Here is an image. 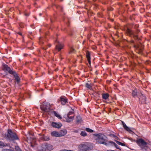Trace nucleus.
<instances>
[{
	"mask_svg": "<svg viewBox=\"0 0 151 151\" xmlns=\"http://www.w3.org/2000/svg\"><path fill=\"white\" fill-rule=\"evenodd\" d=\"M55 43H56L55 47V50L58 51H60L63 48V44L59 41H57V40L55 41Z\"/></svg>",
	"mask_w": 151,
	"mask_h": 151,
	"instance_id": "7",
	"label": "nucleus"
},
{
	"mask_svg": "<svg viewBox=\"0 0 151 151\" xmlns=\"http://www.w3.org/2000/svg\"><path fill=\"white\" fill-rule=\"evenodd\" d=\"M111 151H114V150H111Z\"/></svg>",
	"mask_w": 151,
	"mask_h": 151,
	"instance_id": "42",
	"label": "nucleus"
},
{
	"mask_svg": "<svg viewBox=\"0 0 151 151\" xmlns=\"http://www.w3.org/2000/svg\"><path fill=\"white\" fill-rule=\"evenodd\" d=\"M122 123L123 127L125 130L129 132L131 131V130L126 125L124 122L122 121Z\"/></svg>",
	"mask_w": 151,
	"mask_h": 151,
	"instance_id": "16",
	"label": "nucleus"
},
{
	"mask_svg": "<svg viewBox=\"0 0 151 151\" xmlns=\"http://www.w3.org/2000/svg\"><path fill=\"white\" fill-rule=\"evenodd\" d=\"M2 69L5 72L7 73L11 74L14 70L13 69H12L4 63L2 65Z\"/></svg>",
	"mask_w": 151,
	"mask_h": 151,
	"instance_id": "5",
	"label": "nucleus"
},
{
	"mask_svg": "<svg viewBox=\"0 0 151 151\" xmlns=\"http://www.w3.org/2000/svg\"><path fill=\"white\" fill-rule=\"evenodd\" d=\"M86 130L87 132L90 133H92L94 132L93 130L88 128H86Z\"/></svg>",
	"mask_w": 151,
	"mask_h": 151,
	"instance_id": "27",
	"label": "nucleus"
},
{
	"mask_svg": "<svg viewBox=\"0 0 151 151\" xmlns=\"http://www.w3.org/2000/svg\"><path fill=\"white\" fill-rule=\"evenodd\" d=\"M47 146L45 145H42V149H40L42 151H46L47 150Z\"/></svg>",
	"mask_w": 151,
	"mask_h": 151,
	"instance_id": "23",
	"label": "nucleus"
},
{
	"mask_svg": "<svg viewBox=\"0 0 151 151\" xmlns=\"http://www.w3.org/2000/svg\"><path fill=\"white\" fill-rule=\"evenodd\" d=\"M48 47H50L51 46V45L50 44H49L48 45Z\"/></svg>",
	"mask_w": 151,
	"mask_h": 151,
	"instance_id": "36",
	"label": "nucleus"
},
{
	"mask_svg": "<svg viewBox=\"0 0 151 151\" xmlns=\"http://www.w3.org/2000/svg\"><path fill=\"white\" fill-rule=\"evenodd\" d=\"M75 50L73 47H71L70 48V50L69 52V53L70 54L74 52Z\"/></svg>",
	"mask_w": 151,
	"mask_h": 151,
	"instance_id": "30",
	"label": "nucleus"
},
{
	"mask_svg": "<svg viewBox=\"0 0 151 151\" xmlns=\"http://www.w3.org/2000/svg\"><path fill=\"white\" fill-rule=\"evenodd\" d=\"M40 107L42 110L47 113L49 112L52 110L51 105L48 102H43Z\"/></svg>",
	"mask_w": 151,
	"mask_h": 151,
	"instance_id": "3",
	"label": "nucleus"
},
{
	"mask_svg": "<svg viewBox=\"0 0 151 151\" xmlns=\"http://www.w3.org/2000/svg\"><path fill=\"white\" fill-rule=\"evenodd\" d=\"M53 112L55 115L59 119H62V117L58 114L55 111H54Z\"/></svg>",
	"mask_w": 151,
	"mask_h": 151,
	"instance_id": "21",
	"label": "nucleus"
},
{
	"mask_svg": "<svg viewBox=\"0 0 151 151\" xmlns=\"http://www.w3.org/2000/svg\"><path fill=\"white\" fill-rule=\"evenodd\" d=\"M18 34L19 35H22V33H21V32H18Z\"/></svg>",
	"mask_w": 151,
	"mask_h": 151,
	"instance_id": "37",
	"label": "nucleus"
},
{
	"mask_svg": "<svg viewBox=\"0 0 151 151\" xmlns=\"http://www.w3.org/2000/svg\"><path fill=\"white\" fill-rule=\"evenodd\" d=\"M2 151H13L11 150L6 149H4Z\"/></svg>",
	"mask_w": 151,
	"mask_h": 151,
	"instance_id": "33",
	"label": "nucleus"
},
{
	"mask_svg": "<svg viewBox=\"0 0 151 151\" xmlns=\"http://www.w3.org/2000/svg\"><path fill=\"white\" fill-rule=\"evenodd\" d=\"M96 137L95 139L96 143L97 144H104L106 146H107L108 144L106 142L107 140L105 139L106 137L105 135L101 134H93Z\"/></svg>",
	"mask_w": 151,
	"mask_h": 151,
	"instance_id": "2",
	"label": "nucleus"
},
{
	"mask_svg": "<svg viewBox=\"0 0 151 151\" xmlns=\"http://www.w3.org/2000/svg\"><path fill=\"white\" fill-rule=\"evenodd\" d=\"M60 137L64 136L67 133V131L65 129H63L60 130L59 132Z\"/></svg>",
	"mask_w": 151,
	"mask_h": 151,
	"instance_id": "14",
	"label": "nucleus"
},
{
	"mask_svg": "<svg viewBox=\"0 0 151 151\" xmlns=\"http://www.w3.org/2000/svg\"><path fill=\"white\" fill-rule=\"evenodd\" d=\"M80 135L84 137L86 136L87 134L85 131H81L80 133Z\"/></svg>",
	"mask_w": 151,
	"mask_h": 151,
	"instance_id": "25",
	"label": "nucleus"
},
{
	"mask_svg": "<svg viewBox=\"0 0 151 151\" xmlns=\"http://www.w3.org/2000/svg\"><path fill=\"white\" fill-rule=\"evenodd\" d=\"M59 100L60 101L62 105H65L66 103L68 102V100L65 96H62L60 98Z\"/></svg>",
	"mask_w": 151,
	"mask_h": 151,
	"instance_id": "9",
	"label": "nucleus"
},
{
	"mask_svg": "<svg viewBox=\"0 0 151 151\" xmlns=\"http://www.w3.org/2000/svg\"><path fill=\"white\" fill-rule=\"evenodd\" d=\"M136 142L142 150L146 147V145L147 144V143L142 138L138 139Z\"/></svg>",
	"mask_w": 151,
	"mask_h": 151,
	"instance_id": "4",
	"label": "nucleus"
},
{
	"mask_svg": "<svg viewBox=\"0 0 151 151\" xmlns=\"http://www.w3.org/2000/svg\"><path fill=\"white\" fill-rule=\"evenodd\" d=\"M15 148L17 151H22L21 149L18 146H16Z\"/></svg>",
	"mask_w": 151,
	"mask_h": 151,
	"instance_id": "31",
	"label": "nucleus"
},
{
	"mask_svg": "<svg viewBox=\"0 0 151 151\" xmlns=\"http://www.w3.org/2000/svg\"><path fill=\"white\" fill-rule=\"evenodd\" d=\"M81 120V118L80 116H77L76 118V121L77 122H79Z\"/></svg>",
	"mask_w": 151,
	"mask_h": 151,
	"instance_id": "22",
	"label": "nucleus"
},
{
	"mask_svg": "<svg viewBox=\"0 0 151 151\" xmlns=\"http://www.w3.org/2000/svg\"><path fill=\"white\" fill-rule=\"evenodd\" d=\"M64 118L65 119L66 122H70L73 120L74 117L73 116L67 115L66 116H64Z\"/></svg>",
	"mask_w": 151,
	"mask_h": 151,
	"instance_id": "11",
	"label": "nucleus"
},
{
	"mask_svg": "<svg viewBox=\"0 0 151 151\" xmlns=\"http://www.w3.org/2000/svg\"><path fill=\"white\" fill-rule=\"evenodd\" d=\"M51 134L52 137H60L59 132L57 131H54L51 132Z\"/></svg>",
	"mask_w": 151,
	"mask_h": 151,
	"instance_id": "15",
	"label": "nucleus"
},
{
	"mask_svg": "<svg viewBox=\"0 0 151 151\" xmlns=\"http://www.w3.org/2000/svg\"><path fill=\"white\" fill-rule=\"evenodd\" d=\"M114 141L116 143H117L118 145H122V146H125V145L123 143L121 142H120L117 140H115Z\"/></svg>",
	"mask_w": 151,
	"mask_h": 151,
	"instance_id": "24",
	"label": "nucleus"
},
{
	"mask_svg": "<svg viewBox=\"0 0 151 151\" xmlns=\"http://www.w3.org/2000/svg\"><path fill=\"white\" fill-rule=\"evenodd\" d=\"M80 150L82 151H86L91 149V147L88 144L81 145L79 147Z\"/></svg>",
	"mask_w": 151,
	"mask_h": 151,
	"instance_id": "6",
	"label": "nucleus"
},
{
	"mask_svg": "<svg viewBox=\"0 0 151 151\" xmlns=\"http://www.w3.org/2000/svg\"><path fill=\"white\" fill-rule=\"evenodd\" d=\"M110 136L111 137H113L114 138L115 137H116V135H114V134H110Z\"/></svg>",
	"mask_w": 151,
	"mask_h": 151,
	"instance_id": "35",
	"label": "nucleus"
},
{
	"mask_svg": "<svg viewBox=\"0 0 151 151\" xmlns=\"http://www.w3.org/2000/svg\"><path fill=\"white\" fill-rule=\"evenodd\" d=\"M108 142L109 143H111L113 144L116 148L119 149L120 150H121V149L119 148V146H118L114 142L110 141H109Z\"/></svg>",
	"mask_w": 151,
	"mask_h": 151,
	"instance_id": "19",
	"label": "nucleus"
},
{
	"mask_svg": "<svg viewBox=\"0 0 151 151\" xmlns=\"http://www.w3.org/2000/svg\"><path fill=\"white\" fill-rule=\"evenodd\" d=\"M107 151H111V150H107Z\"/></svg>",
	"mask_w": 151,
	"mask_h": 151,
	"instance_id": "41",
	"label": "nucleus"
},
{
	"mask_svg": "<svg viewBox=\"0 0 151 151\" xmlns=\"http://www.w3.org/2000/svg\"><path fill=\"white\" fill-rule=\"evenodd\" d=\"M138 98L139 103L143 104L146 103V97L145 96L141 93V95L139 96Z\"/></svg>",
	"mask_w": 151,
	"mask_h": 151,
	"instance_id": "8",
	"label": "nucleus"
},
{
	"mask_svg": "<svg viewBox=\"0 0 151 151\" xmlns=\"http://www.w3.org/2000/svg\"><path fill=\"white\" fill-rule=\"evenodd\" d=\"M126 32L127 34L130 36H134V32L128 28H127Z\"/></svg>",
	"mask_w": 151,
	"mask_h": 151,
	"instance_id": "12",
	"label": "nucleus"
},
{
	"mask_svg": "<svg viewBox=\"0 0 151 151\" xmlns=\"http://www.w3.org/2000/svg\"><path fill=\"white\" fill-rule=\"evenodd\" d=\"M86 57L87 58L88 61L89 63V64L91 65V58L90 57V52L88 51L86 52Z\"/></svg>",
	"mask_w": 151,
	"mask_h": 151,
	"instance_id": "13",
	"label": "nucleus"
},
{
	"mask_svg": "<svg viewBox=\"0 0 151 151\" xmlns=\"http://www.w3.org/2000/svg\"><path fill=\"white\" fill-rule=\"evenodd\" d=\"M43 49L44 50H46V49L44 47H43Z\"/></svg>",
	"mask_w": 151,
	"mask_h": 151,
	"instance_id": "40",
	"label": "nucleus"
},
{
	"mask_svg": "<svg viewBox=\"0 0 151 151\" xmlns=\"http://www.w3.org/2000/svg\"><path fill=\"white\" fill-rule=\"evenodd\" d=\"M73 113H74V112L73 111H69V113L67 115H70H70L73 114Z\"/></svg>",
	"mask_w": 151,
	"mask_h": 151,
	"instance_id": "32",
	"label": "nucleus"
},
{
	"mask_svg": "<svg viewBox=\"0 0 151 151\" xmlns=\"http://www.w3.org/2000/svg\"><path fill=\"white\" fill-rule=\"evenodd\" d=\"M42 139L45 141H48L49 140V138L48 137L44 136L42 137Z\"/></svg>",
	"mask_w": 151,
	"mask_h": 151,
	"instance_id": "28",
	"label": "nucleus"
},
{
	"mask_svg": "<svg viewBox=\"0 0 151 151\" xmlns=\"http://www.w3.org/2000/svg\"><path fill=\"white\" fill-rule=\"evenodd\" d=\"M4 138L7 140L12 142L19 139L17 134L11 129L7 130L5 134Z\"/></svg>",
	"mask_w": 151,
	"mask_h": 151,
	"instance_id": "1",
	"label": "nucleus"
},
{
	"mask_svg": "<svg viewBox=\"0 0 151 151\" xmlns=\"http://www.w3.org/2000/svg\"><path fill=\"white\" fill-rule=\"evenodd\" d=\"M85 87L89 89H91L92 88V86L91 84H89L88 83H87L85 84Z\"/></svg>",
	"mask_w": 151,
	"mask_h": 151,
	"instance_id": "26",
	"label": "nucleus"
},
{
	"mask_svg": "<svg viewBox=\"0 0 151 151\" xmlns=\"http://www.w3.org/2000/svg\"><path fill=\"white\" fill-rule=\"evenodd\" d=\"M4 143L3 142L0 141V146H4Z\"/></svg>",
	"mask_w": 151,
	"mask_h": 151,
	"instance_id": "34",
	"label": "nucleus"
},
{
	"mask_svg": "<svg viewBox=\"0 0 151 151\" xmlns=\"http://www.w3.org/2000/svg\"><path fill=\"white\" fill-rule=\"evenodd\" d=\"M114 138H115V139H118V137H117V136H116V137H114Z\"/></svg>",
	"mask_w": 151,
	"mask_h": 151,
	"instance_id": "38",
	"label": "nucleus"
},
{
	"mask_svg": "<svg viewBox=\"0 0 151 151\" xmlns=\"http://www.w3.org/2000/svg\"><path fill=\"white\" fill-rule=\"evenodd\" d=\"M137 91L136 89L132 91V96L135 98L137 96Z\"/></svg>",
	"mask_w": 151,
	"mask_h": 151,
	"instance_id": "18",
	"label": "nucleus"
},
{
	"mask_svg": "<svg viewBox=\"0 0 151 151\" xmlns=\"http://www.w3.org/2000/svg\"><path fill=\"white\" fill-rule=\"evenodd\" d=\"M39 15H40V16H41V15H42V13H40L39 14Z\"/></svg>",
	"mask_w": 151,
	"mask_h": 151,
	"instance_id": "39",
	"label": "nucleus"
},
{
	"mask_svg": "<svg viewBox=\"0 0 151 151\" xmlns=\"http://www.w3.org/2000/svg\"><path fill=\"white\" fill-rule=\"evenodd\" d=\"M16 80V82L17 83V84H18L20 81V79L19 77H17V78H16L15 79Z\"/></svg>",
	"mask_w": 151,
	"mask_h": 151,
	"instance_id": "29",
	"label": "nucleus"
},
{
	"mask_svg": "<svg viewBox=\"0 0 151 151\" xmlns=\"http://www.w3.org/2000/svg\"><path fill=\"white\" fill-rule=\"evenodd\" d=\"M51 125L53 127L59 128L62 126V124L59 122H53L51 124Z\"/></svg>",
	"mask_w": 151,
	"mask_h": 151,
	"instance_id": "10",
	"label": "nucleus"
},
{
	"mask_svg": "<svg viewBox=\"0 0 151 151\" xmlns=\"http://www.w3.org/2000/svg\"><path fill=\"white\" fill-rule=\"evenodd\" d=\"M102 98L103 99L105 100L108 99L109 95L108 93H103L102 94Z\"/></svg>",
	"mask_w": 151,
	"mask_h": 151,
	"instance_id": "17",
	"label": "nucleus"
},
{
	"mask_svg": "<svg viewBox=\"0 0 151 151\" xmlns=\"http://www.w3.org/2000/svg\"><path fill=\"white\" fill-rule=\"evenodd\" d=\"M13 76L14 77L15 79L16 78H17V77H19V76H18L16 72L14 70L13 71V72L10 74Z\"/></svg>",
	"mask_w": 151,
	"mask_h": 151,
	"instance_id": "20",
	"label": "nucleus"
}]
</instances>
